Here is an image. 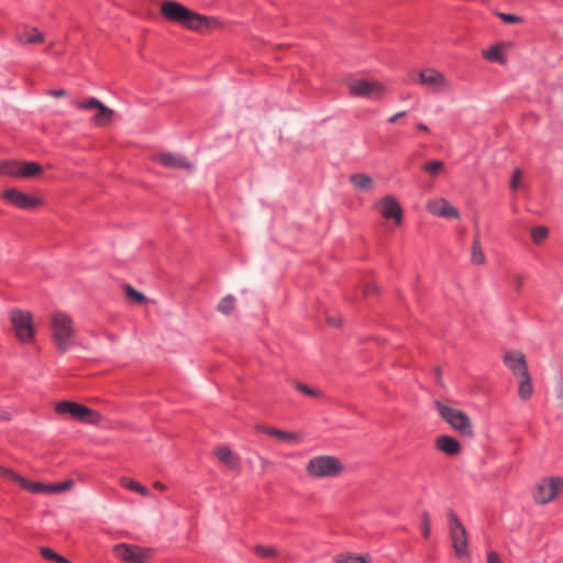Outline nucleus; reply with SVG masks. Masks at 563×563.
I'll list each match as a JSON object with an SVG mask.
<instances>
[{"instance_id": "obj_46", "label": "nucleus", "mask_w": 563, "mask_h": 563, "mask_svg": "<svg viewBox=\"0 0 563 563\" xmlns=\"http://www.w3.org/2000/svg\"><path fill=\"white\" fill-rule=\"evenodd\" d=\"M515 283H516V286H517V290L520 291V288H521V286L523 284V278L521 276L517 275L515 277Z\"/></svg>"}, {"instance_id": "obj_2", "label": "nucleus", "mask_w": 563, "mask_h": 563, "mask_svg": "<svg viewBox=\"0 0 563 563\" xmlns=\"http://www.w3.org/2000/svg\"><path fill=\"white\" fill-rule=\"evenodd\" d=\"M51 328L54 343L59 353H65L73 344L75 330L71 318L63 312L52 314Z\"/></svg>"}, {"instance_id": "obj_27", "label": "nucleus", "mask_w": 563, "mask_h": 563, "mask_svg": "<svg viewBox=\"0 0 563 563\" xmlns=\"http://www.w3.org/2000/svg\"><path fill=\"white\" fill-rule=\"evenodd\" d=\"M123 289H124L126 299L130 300L131 302L143 305L147 301V298L145 297V295L143 292L136 290L135 288H133L130 284H125Z\"/></svg>"}, {"instance_id": "obj_32", "label": "nucleus", "mask_w": 563, "mask_h": 563, "mask_svg": "<svg viewBox=\"0 0 563 563\" xmlns=\"http://www.w3.org/2000/svg\"><path fill=\"white\" fill-rule=\"evenodd\" d=\"M444 168V164L442 161H429L422 166V170L435 176Z\"/></svg>"}, {"instance_id": "obj_41", "label": "nucleus", "mask_w": 563, "mask_h": 563, "mask_svg": "<svg viewBox=\"0 0 563 563\" xmlns=\"http://www.w3.org/2000/svg\"><path fill=\"white\" fill-rule=\"evenodd\" d=\"M377 294H378V287L377 286L367 284L364 287V295L366 297L372 296V295H377Z\"/></svg>"}, {"instance_id": "obj_34", "label": "nucleus", "mask_w": 563, "mask_h": 563, "mask_svg": "<svg viewBox=\"0 0 563 563\" xmlns=\"http://www.w3.org/2000/svg\"><path fill=\"white\" fill-rule=\"evenodd\" d=\"M123 485L133 492L140 493L142 496L148 495V489L133 479L124 478Z\"/></svg>"}, {"instance_id": "obj_5", "label": "nucleus", "mask_w": 563, "mask_h": 563, "mask_svg": "<svg viewBox=\"0 0 563 563\" xmlns=\"http://www.w3.org/2000/svg\"><path fill=\"white\" fill-rule=\"evenodd\" d=\"M10 321L16 339L21 343H31L35 336L33 325V316L30 311L13 309L10 314Z\"/></svg>"}, {"instance_id": "obj_18", "label": "nucleus", "mask_w": 563, "mask_h": 563, "mask_svg": "<svg viewBox=\"0 0 563 563\" xmlns=\"http://www.w3.org/2000/svg\"><path fill=\"white\" fill-rule=\"evenodd\" d=\"M444 82L443 74L434 69H426L419 73V84L423 86L439 87L443 86Z\"/></svg>"}, {"instance_id": "obj_49", "label": "nucleus", "mask_w": 563, "mask_h": 563, "mask_svg": "<svg viewBox=\"0 0 563 563\" xmlns=\"http://www.w3.org/2000/svg\"><path fill=\"white\" fill-rule=\"evenodd\" d=\"M155 487L158 489H164L165 486H164V484L157 482V483H155Z\"/></svg>"}, {"instance_id": "obj_25", "label": "nucleus", "mask_w": 563, "mask_h": 563, "mask_svg": "<svg viewBox=\"0 0 563 563\" xmlns=\"http://www.w3.org/2000/svg\"><path fill=\"white\" fill-rule=\"evenodd\" d=\"M472 263L474 265H483L485 263V254L479 241L478 233H475L472 244Z\"/></svg>"}, {"instance_id": "obj_1", "label": "nucleus", "mask_w": 563, "mask_h": 563, "mask_svg": "<svg viewBox=\"0 0 563 563\" xmlns=\"http://www.w3.org/2000/svg\"><path fill=\"white\" fill-rule=\"evenodd\" d=\"M159 12L167 21L200 33L213 30L220 25L218 19L201 15L174 0L163 1Z\"/></svg>"}, {"instance_id": "obj_17", "label": "nucleus", "mask_w": 563, "mask_h": 563, "mask_svg": "<svg viewBox=\"0 0 563 563\" xmlns=\"http://www.w3.org/2000/svg\"><path fill=\"white\" fill-rule=\"evenodd\" d=\"M379 84L369 82L367 80H357L350 86V93L357 97H371L375 91H380Z\"/></svg>"}, {"instance_id": "obj_29", "label": "nucleus", "mask_w": 563, "mask_h": 563, "mask_svg": "<svg viewBox=\"0 0 563 563\" xmlns=\"http://www.w3.org/2000/svg\"><path fill=\"white\" fill-rule=\"evenodd\" d=\"M234 307H235V299L232 295H228L225 296L224 298H222L220 300V302L218 303V311L223 313V314H231L232 311L234 310Z\"/></svg>"}, {"instance_id": "obj_28", "label": "nucleus", "mask_w": 563, "mask_h": 563, "mask_svg": "<svg viewBox=\"0 0 563 563\" xmlns=\"http://www.w3.org/2000/svg\"><path fill=\"white\" fill-rule=\"evenodd\" d=\"M263 431L268 435L277 438L283 441H296L298 439L297 434L288 431H283L276 428L263 427Z\"/></svg>"}, {"instance_id": "obj_48", "label": "nucleus", "mask_w": 563, "mask_h": 563, "mask_svg": "<svg viewBox=\"0 0 563 563\" xmlns=\"http://www.w3.org/2000/svg\"><path fill=\"white\" fill-rule=\"evenodd\" d=\"M435 376H437V379L440 382V379H441V368L439 366L435 367Z\"/></svg>"}, {"instance_id": "obj_39", "label": "nucleus", "mask_w": 563, "mask_h": 563, "mask_svg": "<svg viewBox=\"0 0 563 563\" xmlns=\"http://www.w3.org/2000/svg\"><path fill=\"white\" fill-rule=\"evenodd\" d=\"M498 18L505 22V23H519L522 21V18L519 16V15H516V14H510V13H498Z\"/></svg>"}, {"instance_id": "obj_14", "label": "nucleus", "mask_w": 563, "mask_h": 563, "mask_svg": "<svg viewBox=\"0 0 563 563\" xmlns=\"http://www.w3.org/2000/svg\"><path fill=\"white\" fill-rule=\"evenodd\" d=\"M382 216L387 220H395L397 225L402 222L404 211L400 203L393 196H385L382 200Z\"/></svg>"}, {"instance_id": "obj_42", "label": "nucleus", "mask_w": 563, "mask_h": 563, "mask_svg": "<svg viewBox=\"0 0 563 563\" xmlns=\"http://www.w3.org/2000/svg\"><path fill=\"white\" fill-rule=\"evenodd\" d=\"M487 563H501L500 558L497 552L490 551L487 554Z\"/></svg>"}, {"instance_id": "obj_12", "label": "nucleus", "mask_w": 563, "mask_h": 563, "mask_svg": "<svg viewBox=\"0 0 563 563\" xmlns=\"http://www.w3.org/2000/svg\"><path fill=\"white\" fill-rule=\"evenodd\" d=\"M0 476L4 477L8 481L16 483L18 485H20L22 489L30 492L32 494H51V484H45L42 482H31L10 468L0 466Z\"/></svg>"}, {"instance_id": "obj_19", "label": "nucleus", "mask_w": 563, "mask_h": 563, "mask_svg": "<svg viewBox=\"0 0 563 563\" xmlns=\"http://www.w3.org/2000/svg\"><path fill=\"white\" fill-rule=\"evenodd\" d=\"M216 456L230 470H238L240 466V459L234 456L229 446H220L214 452Z\"/></svg>"}, {"instance_id": "obj_44", "label": "nucleus", "mask_w": 563, "mask_h": 563, "mask_svg": "<svg viewBox=\"0 0 563 563\" xmlns=\"http://www.w3.org/2000/svg\"><path fill=\"white\" fill-rule=\"evenodd\" d=\"M328 323L332 327L338 328V327H340L341 321L336 318H328Z\"/></svg>"}, {"instance_id": "obj_38", "label": "nucleus", "mask_w": 563, "mask_h": 563, "mask_svg": "<svg viewBox=\"0 0 563 563\" xmlns=\"http://www.w3.org/2000/svg\"><path fill=\"white\" fill-rule=\"evenodd\" d=\"M254 551L256 554H258L263 558H271V556H275L277 554V551L275 548H267L264 545H256L254 548Z\"/></svg>"}, {"instance_id": "obj_13", "label": "nucleus", "mask_w": 563, "mask_h": 563, "mask_svg": "<svg viewBox=\"0 0 563 563\" xmlns=\"http://www.w3.org/2000/svg\"><path fill=\"white\" fill-rule=\"evenodd\" d=\"M152 161L170 169L191 170L194 168V164L190 161H188L185 156L176 155L168 152L155 154Z\"/></svg>"}, {"instance_id": "obj_8", "label": "nucleus", "mask_w": 563, "mask_h": 563, "mask_svg": "<svg viewBox=\"0 0 563 563\" xmlns=\"http://www.w3.org/2000/svg\"><path fill=\"white\" fill-rule=\"evenodd\" d=\"M55 411L62 416L69 415L80 422L97 423L100 419V413L97 411L70 400L56 402Z\"/></svg>"}, {"instance_id": "obj_23", "label": "nucleus", "mask_w": 563, "mask_h": 563, "mask_svg": "<svg viewBox=\"0 0 563 563\" xmlns=\"http://www.w3.org/2000/svg\"><path fill=\"white\" fill-rule=\"evenodd\" d=\"M431 212L435 216L443 217V218H450V219H457L460 217L459 210L453 207L449 201L445 199H442L439 203V207H433L431 209Z\"/></svg>"}, {"instance_id": "obj_16", "label": "nucleus", "mask_w": 563, "mask_h": 563, "mask_svg": "<svg viewBox=\"0 0 563 563\" xmlns=\"http://www.w3.org/2000/svg\"><path fill=\"white\" fill-rule=\"evenodd\" d=\"M435 449L441 451L448 456H456L461 453L462 446L457 439L451 435H439L435 439Z\"/></svg>"}, {"instance_id": "obj_21", "label": "nucleus", "mask_w": 563, "mask_h": 563, "mask_svg": "<svg viewBox=\"0 0 563 563\" xmlns=\"http://www.w3.org/2000/svg\"><path fill=\"white\" fill-rule=\"evenodd\" d=\"M519 379L518 396L522 400H528L533 395V385L529 372H525L523 375L517 376Z\"/></svg>"}, {"instance_id": "obj_7", "label": "nucleus", "mask_w": 563, "mask_h": 563, "mask_svg": "<svg viewBox=\"0 0 563 563\" xmlns=\"http://www.w3.org/2000/svg\"><path fill=\"white\" fill-rule=\"evenodd\" d=\"M448 518L454 553L459 559L465 558L468 555L466 529L452 509L448 511Z\"/></svg>"}, {"instance_id": "obj_36", "label": "nucleus", "mask_w": 563, "mask_h": 563, "mask_svg": "<svg viewBox=\"0 0 563 563\" xmlns=\"http://www.w3.org/2000/svg\"><path fill=\"white\" fill-rule=\"evenodd\" d=\"M295 387L298 391L310 397H319L321 395V391L319 389L311 388L310 386L300 382H296Z\"/></svg>"}, {"instance_id": "obj_43", "label": "nucleus", "mask_w": 563, "mask_h": 563, "mask_svg": "<svg viewBox=\"0 0 563 563\" xmlns=\"http://www.w3.org/2000/svg\"><path fill=\"white\" fill-rule=\"evenodd\" d=\"M405 115H406V112H405V111H402V112H398V113L394 114L393 117H390V118L388 119V122H389V123H395L399 118H402V117H405Z\"/></svg>"}, {"instance_id": "obj_45", "label": "nucleus", "mask_w": 563, "mask_h": 563, "mask_svg": "<svg viewBox=\"0 0 563 563\" xmlns=\"http://www.w3.org/2000/svg\"><path fill=\"white\" fill-rule=\"evenodd\" d=\"M51 95L54 97H64L66 96V91L64 89L52 90Z\"/></svg>"}, {"instance_id": "obj_40", "label": "nucleus", "mask_w": 563, "mask_h": 563, "mask_svg": "<svg viewBox=\"0 0 563 563\" xmlns=\"http://www.w3.org/2000/svg\"><path fill=\"white\" fill-rule=\"evenodd\" d=\"M522 173L519 168H516L511 175L510 179V188L512 190H516L519 187L520 179H521Z\"/></svg>"}, {"instance_id": "obj_35", "label": "nucleus", "mask_w": 563, "mask_h": 563, "mask_svg": "<svg viewBox=\"0 0 563 563\" xmlns=\"http://www.w3.org/2000/svg\"><path fill=\"white\" fill-rule=\"evenodd\" d=\"M421 531H422V537L424 539H428L430 537L431 520H430L429 512L427 510H423L421 514Z\"/></svg>"}, {"instance_id": "obj_15", "label": "nucleus", "mask_w": 563, "mask_h": 563, "mask_svg": "<svg viewBox=\"0 0 563 563\" xmlns=\"http://www.w3.org/2000/svg\"><path fill=\"white\" fill-rule=\"evenodd\" d=\"M505 365L517 377L523 375L525 372H529L526 357L520 351L508 352L504 355Z\"/></svg>"}, {"instance_id": "obj_11", "label": "nucleus", "mask_w": 563, "mask_h": 563, "mask_svg": "<svg viewBox=\"0 0 563 563\" xmlns=\"http://www.w3.org/2000/svg\"><path fill=\"white\" fill-rule=\"evenodd\" d=\"M1 198L22 210H32L43 205V200L41 198L22 192L16 188H9L4 190L1 194Z\"/></svg>"}, {"instance_id": "obj_24", "label": "nucleus", "mask_w": 563, "mask_h": 563, "mask_svg": "<svg viewBox=\"0 0 563 563\" xmlns=\"http://www.w3.org/2000/svg\"><path fill=\"white\" fill-rule=\"evenodd\" d=\"M336 563H371L369 554H355L351 552L340 553L334 556Z\"/></svg>"}, {"instance_id": "obj_37", "label": "nucleus", "mask_w": 563, "mask_h": 563, "mask_svg": "<svg viewBox=\"0 0 563 563\" xmlns=\"http://www.w3.org/2000/svg\"><path fill=\"white\" fill-rule=\"evenodd\" d=\"M74 486V482L71 479L64 481L57 484H51V494L53 493H63L70 489Z\"/></svg>"}, {"instance_id": "obj_31", "label": "nucleus", "mask_w": 563, "mask_h": 563, "mask_svg": "<svg viewBox=\"0 0 563 563\" xmlns=\"http://www.w3.org/2000/svg\"><path fill=\"white\" fill-rule=\"evenodd\" d=\"M483 56L487 60L498 62V63H504L505 62L503 51L498 46H492L488 51H485L483 53Z\"/></svg>"}, {"instance_id": "obj_10", "label": "nucleus", "mask_w": 563, "mask_h": 563, "mask_svg": "<svg viewBox=\"0 0 563 563\" xmlns=\"http://www.w3.org/2000/svg\"><path fill=\"white\" fill-rule=\"evenodd\" d=\"M112 554L124 563H146L150 558V550L134 544L120 543L112 548Z\"/></svg>"}, {"instance_id": "obj_30", "label": "nucleus", "mask_w": 563, "mask_h": 563, "mask_svg": "<svg viewBox=\"0 0 563 563\" xmlns=\"http://www.w3.org/2000/svg\"><path fill=\"white\" fill-rule=\"evenodd\" d=\"M549 236V230L547 227L540 225L531 229V239L534 244L543 243Z\"/></svg>"}, {"instance_id": "obj_9", "label": "nucleus", "mask_w": 563, "mask_h": 563, "mask_svg": "<svg viewBox=\"0 0 563 563\" xmlns=\"http://www.w3.org/2000/svg\"><path fill=\"white\" fill-rule=\"evenodd\" d=\"M563 493V478L553 476L543 478L533 493V499L538 504H547Z\"/></svg>"}, {"instance_id": "obj_26", "label": "nucleus", "mask_w": 563, "mask_h": 563, "mask_svg": "<svg viewBox=\"0 0 563 563\" xmlns=\"http://www.w3.org/2000/svg\"><path fill=\"white\" fill-rule=\"evenodd\" d=\"M350 181L356 189L363 190L371 188L373 183L368 175L362 173L352 174L350 176Z\"/></svg>"}, {"instance_id": "obj_4", "label": "nucleus", "mask_w": 563, "mask_h": 563, "mask_svg": "<svg viewBox=\"0 0 563 563\" xmlns=\"http://www.w3.org/2000/svg\"><path fill=\"white\" fill-rule=\"evenodd\" d=\"M344 470L342 462L332 455H320L309 460L306 472L311 477H335Z\"/></svg>"}, {"instance_id": "obj_33", "label": "nucleus", "mask_w": 563, "mask_h": 563, "mask_svg": "<svg viewBox=\"0 0 563 563\" xmlns=\"http://www.w3.org/2000/svg\"><path fill=\"white\" fill-rule=\"evenodd\" d=\"M101 103L102 102L100 100L91 97L87 100L76 101L75 106H76V108H78L80 110H91V109L97 110L101 106Z\"/></svg>"}, {"instance_id": "obj_22", "label": "nucleus", "mask_w": 563, "mask_h": 563, "mask_svg": "<svg viewBox=\"0 0 563 563\" xmlns=\"http://www.w3.org/2000/svg\"><path fill=\"white\" fill-rule=\"evenodd\" d=\"M16 40L21 44H38L44 42V34L38 29L33 27L19 33Z\"/></svg>"}, {"instance_id": "obj_6", "label": "nucleus", "mask_w": 563, "mask_h": 563, "mask_svg": "<svg viewBox=\"0 0 563 563\" xmlns=\"http://www.w3.org/2000/svg\"><path fill=\"white\" fill-rule=\"evenodd\" d=\"M43 173V166L36 162L1 161L0 174L15 178H34Z\"/></svg>"}, {"instance_id": "obj_3", "label": "nucleus", "mask_w": 563, "mask_h": 563, "mask_svg": "<svg viewBox=\"0 0 563 563\" xmlns=\"http://www.w3.org/2000/svg\"><path fill=\"white\" fill-rule=\"evenodd\" d=\"M435 406L442 419L459 431L461 435L474 437L471 419L464 411L446 406L439 400L435 401Z\"/></svg>"}, {"instance_id": "obj_20", "label": "nucleus", "mask_w": 563, "mask_h": 563, "mask_svg": "<svg viewBox=\"0 0 563 563\" xmlns=\"http://www.w3.org/2000/svg\"><path fill=\"white\" fill-rule=\"evenodd\" d=\"M114 117V111L108 108L106 104L101 103V106L97 109V113L92 118V122L96 126L106 128L111 124Z\"/></svg>"}, {"instance_id": "obj_47", "label": "nucleus", "mask_w": 563, "mask_h": 563, "mask_svg": "<svg viewBox=\"0 0 563 563\" xmlns=\"http://www.w3.org/2000/svg\"><path fill=\"white\" fill-rule=\"evenodd\" d=\"M417 130L418 131H421V132H429V128L422 123V122H419L417 125H416Z\"/></svg>"}]
</instances>
